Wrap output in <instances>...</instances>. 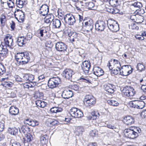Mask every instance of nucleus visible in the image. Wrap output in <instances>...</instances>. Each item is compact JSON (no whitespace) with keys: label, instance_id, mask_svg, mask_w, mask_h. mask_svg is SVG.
Returning a JSON list of instances; mask_svg holds the SVG:
<instances>
[{"label":"nucleus","instance_id":"21","mask_svg":"<svg viewBox=\"0 0 146 146\" xmlns=\"http://www.w3.org/2000/svg\"><path fill=\"white\" fill-rule=\"evenodd\" d=\"M49 11V7L46 4H44L40 7V13L43 16L47 15Z\"/></svg>","mask_w":146,"mask_h":146},{"label":"nucleus","instance_id":"28","mask_svg":"<svg viewBox=\"0 0 146 146\" xmlns=\"http://www.w3.org/2000/svg\"><path fill=\"white\" fill-rule=\"evenodd\" d=\"M23 86L25 89H28L30 88H32L36 85V83L35 82H31L28 83L26 82L25 83H23Z\"/></svg>","mask_w":146,"mask_h":146},{"label":"nucleus","instance_id":"6","mask_svg":"<svg viewBox=\"0 0 146 146\" xmlns=\"http://www.w3.org/2000/svg\"><path fill=\"white\" fill-rule=\"evenodd\" d=\"M4 45L3 46H6V48L8 47L10 49H13L14 46V43L12 37L9 35V34L7 35L4 38Z\"/></svg>","mask_w":146,"mask_h":146},{"label":"nucleus","instance_id":"8","mask_svg":"<svg viewBox=\"0 0 146 146\" xmlns=\"http://www.w3.org/2000/svg\"><path fill=\"white\" fill-rule=\"evenodd\" d=\"M130 107L138 109H142L145 106L144 102L142 100H135L133 101H130L129 102Z\"/></svg>","mask_w":146,"mask_h":146},{"label":"nucleus","instance_id":"57","mask_svg":"<svg viewBox=\"0 0 146 146\" xmlns=\"http://www.w3.org/2000/svg\"><path fill=\"white\" fill-rule=\"evenodd\" d=\"M141 116L142 118H145L146 117V110L143 111L141 112Z\"/></svg>","mask_w":146,"mask_h":146},{"label":"nucleus","instance_id":"64","mask_svg":"<svg viewBox=\"0 0 146 146\" xmlns=\"http://www.w3.org/2000/svg\"><path fill=\"white\" fill-rule=\"evenodd\" d=\"M141 88L144 92H146V85H143L141 86Z\"/></svg>","mask_w":146,"mask_h":146},{"label":"nucleus","instance_id":"63","mask_svg":"<svg viewBox=\"0 0 146 146\" xmlns=\"http://www.w3.org/2000/svg\"><path fill=\"white\" fill-rule=\"evenodd\" d=\"M46 102L42 101V102H41L40 107L44 108L46 106Z\"/></svg>","mask_w":146,"mask_h":146},{"label":"nucleus","instance_id":"38","mask_svg":"<svg viewBox=\"0 0 146 146\" xmlns=\"http://www.w3.org/2000/svg\"><path fill=\"white\" fill-rule=\"evenodd\" d=\"M29 123V125L32 126H34L38 125V122L36 120L31 119Z\"/></svg>","mask_w":146,"mask_h":146},{"label":"nucleus","instance_id":"9","mask_svg":"<svg viewBox=\"0 0 146 146\" xmlns=\"http://www.w3.org/2000/svg\"><path fill=\"white\" fill-rule=\"evenodd\" d=\"M69 113L70 115L75 118H79L83 115L82 111L79 109L76 108H72L70 110Z\"/></svg>","mask_w":146,"mask_h":146},{"label":"nucleus","instance_id":"61","mask_svg":"<svg viewBox=\"0 0 146 146\" xmlns=\"http://www.w3.org/2000/svg\"><path fill=\"white\" fill-rule=\"evenodd\" d=\"M11 27L12 30H14L15 28V24L13 21H11V23H10Z\"/></svg>","mask_w":146,"mask_h":146},{"label":"nucleus","instance_id":"33","mask_svg":"<svg viewBox=\"0 0 146 146\" xmlns=\"http://www.w3.org/2000/svg\"><path fill=\"white\" fill-rule=\"evenodd\" d=\"M48 137L46 135H41L40 137V141L42 144H46L48 142Z\"/></svg>","mask_w":146,"mask_h":146},{"label":"nucleus","instance_id":"16","mask_svg":"<svg viewBox=\"0 0 146 146\" xmlns=\"http://www.w3.org/2000/svg\"><path fill=\"white\" fill-rule=\"evenodd\" d=\"M14 15L15 18L19 22H21L24 20L25 19L24 13L21 10L17 9L15 12Z\"/></svg>","mask_w":146,"mask_h":146},{"label":"nucleus","instance_id":"12","mask_svg":"<svg viewBox=\"0 0 146 146\" xmlns=\"http://www.w3.org/2000/svg\"><path fill=\"white\" fill-rule=\"evenodd\" d=\"M84 104L87 106L94 105L96 103L95 98L92 96L87 95L85 96Z\"/></svg>","mask_w":146,"mask_h":146},{"label":"nucleus","instance_id":"46","mask_svg":"<svg viewBox=\"0 0 146 146\" xmlns=\"http://www.w3.org/2000/svg\"><path fill=\"white\" fill-rule=\"evenodd\" d=\"M46 32V31L45 29H40L39 30L38 33V34L40 35L42 37L44 35V33Z\"/></svg>","mask_w":146,"mask_h":146},{"label":"nucleus","instance_id":"3","mask_svg":"<svg viewBox=\"0 0 146 146\" xmlns=\"http://www.w3.org/2000/svg\"><path fill=\"white\" fill-rule=\"evenodd\" d=\"M123 94L125 96L131 98L134 96L135 91L133 87L130 86H126L123 88L122 90Z\"/></svg>","mask_w":146,"mask_h":146},{"label":"nucleus","instance_id":"58","mask_svg":"<svg viewBox=\"0 0 146 146\" xmlns=\"http://www.w3.org/2000/svg\"><path fill=\"white\" fill-rule=\"evenodd\" d=\"M4 129V124L2 122H0V132L3 131Z\"/></svg>","mask_w":146,"mask_h":146},{"label":"nucleus","instance_id":"59","mask_svg":"<svg viewBox=\"0 0 146 146\" xmlns=\"http://www.w3.org/2000/svg\"><path fill=\"white\" fill-rule=\"evenodd\" d=\"M84 131V129L82 127H78L77 129V131L79 133H81Z\"/></svg>","mask_w":146,"mask_h":146},{"label":"nucleus","instance_id":"19","mask_svg":"<svg viewBox=\"0 0 146 146\" xmlns=\"http://www.w3.org/2000/svg\"><path fill=\"white\" fill-rule=\"evenodd\" d=\"M90 67V64L88 61H85L82 63L81 66L85 74L88 73Z\"/></svg>","mask_w":146,"mask_h":146},{"label":"nucleus","instance_id":"62","mask_svg":"<svg viewBox=\"0 0 146 146\" xmlns=\"http://www.w3.org/2000/svg\"><path fill=\"white\" fill-rule=\"evenodd\" d=\"M44 75H42L38 77V79L39 80H40V82L43 81L44 78Z\"/></svg>","mask_w":146,"mask_h":146},{"label":"nucleus","instance_id":"40","mask_svg":"<svg viewBox=\"0 0 146 146\" xmlns=\"http://www.w3.org/2000/svg\"><path fill=\"white\" fill-rule=\"evenodd\" d=\"M5 69L4 66L0 63V76L3 74L5 73Z\"/></svg>","mask_w":146,"mask_h":146},{"label":"nucleus","instance_id":"15","mask_svg":"<svg viewBox=\"0 0 146 146\" xmlns=\"http://www.w3.org/2000/svg\"><path fill=\"white\" fill-rule=\"evenodd\" d=\"M67 31L66 33L70 37V41L74 42L76 40H78L77 37L78 36V34L75 32L72 31L71 29L70 28L67 29Z\"/></svg>","mask_w":146,"mask_h":146},{"label":"nucleus","instance_id":"43","mask_svg":"<svg viewBox=\"0 0 146 146\" xmlns=\"http://www.w3.org/2000/svg\"><path fill=\"white\" fill-rule=\"evenodd\" d=\"M131 5L135 7L140 8L142 6V4L139 2L137 1L135 2L134 3H132Z\"/></svg>","mask_w":146,"mask_h":146},{"label":"nucleus","instance_id":"35","mask_svg":"<svg viewBox=\"0 0 146 146\" xmlns=\"http://www.w3.org/2000/svg\"><path fill=\"white\" fill-rule=\"evenodd\" d=\"M85 6L90 9H92L95 7V4L93 2H88L84 3Z\"/></svg>","mask_w":146,"mask_h":146},{"label":"nucleus","instance_id":"26","mask_svg":"<svg viewBox=\"0 0 146 146\" xmlns=\"http://www.w3.org/2000/svg\"><path fill=\"white\" fill-rule=\"evenodd\" d=\"M34 76L31 74H26L23 77V80L28 81L29 82H33L32 81L34 79Z\"/></svg>","mask_w":146,"mask_h":146},{"label":"nucleus","instance_id":"32","mask_svg":"<svg viewBox=\"0 0 146 146\" xmlns=\"http://www.w3.org/2000/svg\"><path fill=\"white\" fill-rule=\"evenodd\" d=\"M52 25L55 28H59L61 25V23L59 20L54 19L52 21Z\"/></svg>","mask_w":146,"mask_h":146},{"label":"nucleus","instance_id":"2","mask_svg":"<svg viewBox=\"0 0 146 146\" xmlns=\"http://www.w3.org/2000/svg\"><path fill=\"white\" fill-rule=\"evenodd\" d=\"M15 59L19 65L25 64L30 60V54L27 52L17 53L15 55Z\"/></svg>","mask_w":146,"mask_h":146},{"label":"nucleus","instance_id":"34","mask_svg":"<svg viewBox=\"0 0 146 146\" xmlns=\"http://www.w3.org/2000/svg\"><path fill=\"white\" fill-rule=\"evenodd\" d=\"M26 0H16V4L17 6L19 8H21L23 7L24 5L26 3Z\"/></svg>","mask_w":146,"mask_h":146},{"label":"nucleus","instance_id":"1","mask_svg":"<svg viewBox=\"0 0 146 146\" xmlns=\"http://www.w3.org/2000/svg\"><path fill=\"white\" fill-rule=\"evenodd\" d=\"M141 132V130L139 127H133L125 129L124 131V133L126 137L134 139L137 137Z\"/></svg>","mask_w":146,"mask_h":146},{"label":"nucleus","instance_id":"44","mask_svg":"<svg viewBox=\"0 0 146 146\" xmlns=\"http://www.w3.org/2000/svg\"><path fill=\"white\" fill-rule=\"evenodd\" d=\"M6 21L5 16L4 15L1 16L0 18V22L2 26H4Z\"/></svg>","mask_w":146,"mask_h":146},{"label":"nucleus","instance_id":"51","mask_svg":"<svg viewBox=\"0 0 146 146\" xmlns=\"http://www.w3.org/2000/svg\"><path fill=\"white\" fill-rule=\"evenodd\" d=\"M2 84L3 85V86H4L5 87H11L12 86V84L10 83L9 82H4Z\"/></svg>","mask_w":146,"mask_h":146},{"label":"nucleus","instance_id":"36","mask_svg":"<svg viewBox=\"0 0 146 146\" xmlns=\"http://www.w3.org/2000/svg\"><path fill=\"white\" fill-rule=\"evenodd\" d=\"M143 17L141 15H138L136 17L135 22L137 23H141L144 21Z\"/></svg>","mask_w":146,"mask_h":146},{"label":"nucleus","instance_id":"47","mask_svg":"<svg viewBox=\"0 0 146 146\" xmlns=\"http://www.w3.org/2000/svg\"><path fill=\"white\" fill-rule=\"evenodd\" d=\"M15 80L16 81L19 82H22L23 83L25 82L23 80V78L22 79L19 76L16 75L15 77Z\"/></svg>","mask_w":146,"mask_h":146},{"label":"nucleus","instance_id":"22","mask_svg":"<svg viewBox=\"0 0 146 146\" xmlns=\"http://www.w3.org/2000/svg\"><path fill=\"white\" fill-rule=\"evenodd\" d=\"M73 96L72 91L69 90H64L62 92V96L64 99H68Z\"/></svg>","mask_w":146,"mask_h":146},{"label":"nucleus","instance_id":"31","mask_svg":"<svg viewBox=\"0 0 146 146\" xmlns=\"http://www.w3.org/2000/svg\"><path fill=\"white\" fill-rule=\"evenodd\" d=\"M107 102L110 105L114 106H117L119 104L117 100L116 99H112L109 100L107 101Z\"/></svg>","mask_w":146,"mask_h":146},{"label":"nucleus","instance_id":"41","mask_svg":"<svg viewBox=\"0 0 146 146\" xmlns=\"http://www.w3.org/2000/svg\"><path fill=\"white\" fill-rule=\"evenodd\" d=\"M137 70L141 71L144 70L145 66L142 64L139 63L137 64Z\"/></svg>","mask_w":146,"mask_h":146},{"label":"nucleus","instance_id":"42","mask_svg":"<svg viewBox=\"0 0 146 146\" xmlns=\"http://www.w3.org/2000/svg\"><path fill=\"white\" fill-rule=\"evenodd\" d=\"M33 137L29 133L27 134L26 136V138H25L24 142H26V141L29 142L31 141Z\"/></svg>","mask_w":146,"mask_h":146},{"label":"nucleus","instance_id":"49","mask_svg":"<svg viewBox=\"0 0 146 146\" xmlns=\"http://www.w3.org/2000/svg\"><path fill=\"white\" fill-rule=\"evenodd\" d=\"M98 134L96 130H94L91 131L90 133V135L92 137H94Z\"/></svg>","mask_w":146,"mask_h":146},{"label":"nucleus","instance_id":"56","mask_svg":"<svg viewBox=\"0 0 146 146\" xmlns=\"http://www.w3.org/2000/svg\"><path fill=\"white\" fill-rule=\"evenodd\" d=\"M106 126L108 128L112 129H114L116 128L115 127V126L114 125H112L110 123L107 124L106 125Z\"/></svg>","mask_w":146,"mask_h":146},{"label":"nucleus","instance_id":"53","mask_svg":"<svg viewBox=\"0 0 146 146\" xmlns=\"http://www.w3.org/2000/svg\"><path fill=\"white\" fill-rule=\"evenodd\" d=\"M136 38L137 39L141 40H143L144 38L143 37H142L141 35H135Z\"/></svg>","mask_w":146,"mask_h":146},{"label":"nucleus","instance_id":"14","mask_svg":"<svg viewBox=\"0 0 146 146\" xmlns=\"http://www.w3.org/2000/svg\"><path fill=\"white\" fill-rule=\"evenodd\" d=\"M8 54V49L2 44L0 45V59L3 60Z\"/></svg>","mask_w":146,"mask_h":146},{"label":"nucleus","instance_id":"4","mask_svg":"<svg viewBox=\"0 0 146 146\" xmlns=\"http://www.w3.org/2000/svg\"><path fill=\"white\" fill-rule=\"evenodd\" d=\"M107 25L109 29L113 32L117 31L119 27L117 22L115 21L109 19L107 21Z\"/></svg>","mask_w":146,"mask_h":146},{"label":"nucleus","instance_id":"45","mask_svg":"<svg viewBox=\"0 0 146 146\" xmlns=\"http://www.w3.org/2000/svg\"><path fill=\"white\" fill-rule=\"evenodd\" d=\"M129 27L130 29H136L137 30L138 29L139 27L137 26L136 25L135 23H132L131 25H129Z\"/></svg>","mask_w":146,"mask_h":146},{"label":"nucleus","instance_id":"11","mask_svg":"<svg viewBox=\"0 0 146 146\" xmlns=\"http://www.w3.org/2000/svg\"><path fill=\"white\" fill-rule=\"evenodd\" d=\"M131 69H132V68L130 65L123 66L121 68L120 74L123 76H127L132 72V71Z\"/></svg>","mask_w":146,"mask_h":146},{"label":"nucleus","instance_id":"37","mask_svg":"<svg viewBox=\"0 0 146 146\" xmlns=\"http://www.w3.org/2000/svg\"><path fill=\"white\" fill-rule=\"evenodd\" d=\"M9 132L11 134L15 135L17 133L18 130L15 127L13 128H9Z\"/></svg>","mask_w":146,"mask_h":146},{"label":"nucleus","instance_id":"55","mask_svg":"<svg viewBox=\"0 0 146 146\" xmlns=\"http://www.w3.org/2000/svg\"><path fill=\"white\" fill-rule=\"evenodd\" d=\"M119 11V10L118 9L115 8L112 9L110 12L113 13H116Z\"/></svg>","mask_w":146,"mask_h":146},{"label":"nucleus","instance_id":"7","mask_svg":"<svg viewBox=\"0 0 146 146\" xmlns=\"http://www.w3.org/2000/svg\"><path fill=\"white\" fill-rule=\"evenodd\" d=\"M61 83L60 78L58 77H53L48 80V85L50 88H53L57 86Z\"/></svg>","mask_w":146,"mask_h":146},{"label":"nucleus","instance_id":"48","mask_svg":"<svg viewBox=\"0 0 146 146\" xmlns=\"http://www.w3.org/2000/svg\"><path fill=\"white\" fill-rule=\"evenodd\" d=\"M117 67V69H114L113 70V73L115 74H117L119 72V73H120V70L121 68H120L121 67Z\"/></svg>","mask_w":146,"mask_h":146},{"label":"nucleus","instance_id":"39","mask_svg":"<svg viewBox=\"0 0 146 146\" xmlns=\"http://www.w3.org/2000/svg\"><path fill=\"white\" fill-rule=\"evenodd\" d=\"M97 114L98 115L99 114L97 112H95L92 113V114L89 117V118L90 120H94L96 119L98 116L97 115Z\"/></svg>","mask_w":146,"mask_h":146},{"label":"nucleus","instance_id":"54","mask_svg":"<svg viewBox=\"0 0 146 146\" xmlns=\"http://www.w3.org/2000/svg\"><path fill=\"white\" fill-rule=\"evenodd\" d=\"M58 15L59 17H63L64 19V17L65 16L64 15V13L63 12H61L60 10L58 11Z\"/></svg>","mask_w":146,"mask_h":146},{"label":"nucleus","instance_id":"25","mask_svg":"<svg viewBox=\"0 0 146 146\" xmlns=\"http://www.w3.org/2000/svg\"><path fill=\"white\" fill-rule=\"evenodd\" d=\"M9 112L11 115H16L18 114L19 110L15 106H12L10 108Z\"/></svg>","mask_w":146,"mask_h":146},{"label":"nucleus","instance_id":"29","mask_svg":"<svg viewBox=\"0 0 146 146\" xmlns=\"http://www.w3.org/2000/svg\"><path fill=\"white\" fill-rule=\"evenodd\" d=\"M27 42V41L23 36H21L18 38L17 40V43L19 46H22L23 45Z\"/></svg>","mask_w":146,"mask_h":146},{"label":"nucleus","instance_id":"13","mask_svg":"<svg viewBox=\"0 0 146 146\" xmlns=\"http://www.w3.org/2000/svg\"><path fill=\"white\" fill-rule=\"evenodd\" d=\"M106 24L103 21L99 20L95 24V28L96 31L99 32L102 31L106 28Z\"/></svg>","mask_w":146,"mask_h":146},{"label":"nucleus","instance_id":"23","mask_svg":"<svg viewBox=\"0 0 146 146\" xmlns=\"http://www.w3.org/2000/svg\"><path fill=\"white\" fill-rule=\"evenodd\" d=\"M94 74L98 76L102 75L104 73L103 70L98 66L94 67L93 69Z\"/></svg>","mask_w":146,"mask_h":146},{"label":"nucleus","instance_id":"17","mask_svg":"<svg viewBox=\"0 0 146 146\" xmlns=\"http://www.w3.org/2000/svg\"><path fill=\"white\" fill-rule=\"evenodd\" d=\"M74 74V72L70 69H67L65 70L62 73L63 76L66 79L69 80H71L72 79V76Z\"/></svg>","mask_w":146,"mask_h":146},{"label":"nucleus","instance_id":"5","mask_svg":"<svg viewBox=\"0 0 146 146\" xmlns=\"http://www.w3.org/2000/svg\"><path fill=\"white\" fill-rule=\"evenodd\" d=\"M83 28L87 32H92L93 28L94 21L90 19H88L87 20H84L83 21Z\"/></svg>","mask_w":146,"mask_h":146},{"label":"nucleus","instance_id":"27","mask_svg":"<svg viewBox=\"0 0 146 146\" xmlns=\"http://www.w3.org/2000/svg\"><path fill=\"white\" fill-rule=\"evenodd\" d=\"M54 19V17L52 14L47 15L44 19V21L45 23H49L53 21Z\"/></svg>","mask_w":146,"mask_h":146},{"label":"nucleus","instance_id":"20","mask_svg":"<svg viewBox=\"0 0 146 146\" xmlns=\"http://www.w3.org/2000/svg\"><path fill=\"white\" fill-rule=\"evenodd\" d=\"M123 121L126 125H130L133 123L135 120L134 118L132 116H127L124 118Z\"/></svg>","mask_w":146,"mask_h":146},{"label":"nucleus","instance_id":"60","mask_svg":"<svg viewBox=\"0 0 146 146\" xmlns=\"http://www.w3.org/2000/svg\"><path fill=\"white\" fill-rule=\"evenodd\" d=\"M12 146H21V145L19 143L15 141L12 143Z\"/></svg>","mask_w":146,"mask_h":146},{"label":"nucleus","instance_id":"10","mask_svg":"<svg viewBox=\"0 0 146 146\" xmlns=\"http://www.w3.org/2000/svg\"><path fill=\"white\" fill-rule=\"evenodd\" d=\"M64 22L69 25H73L75 23V18L73 15L69 13L65 15L64 17Z\"/></svg>","mask_w":146,"mask_h":146},{"label":"nucleus","instance_id":"24","mask_svg":"<svg viewBox=\"0 0 146 146\" xmlns=\"http://www.w3.org/2000/svg\"><path fill=\"white\" fill-rule=\"evenodd\" d=\"M115 86L112 84H108L105 85L104 88L105 91L110 93H113L114 92V90Z\"/></svg>","mask_w":146,"mask_h":146},{"label":"nucleus","instance_id":"52","mask_svg":"<svg viewBox=\"0 0 146 146\" xmlns=\"http://www.w3.org/2000/svg\"><path fill=\"white\" fill-rule=\"evenodd\" d=\"M32 37V35L30 33H29L27 34V36H26L25 38L27 41V40H30Z\"/></svg>","mask_w":146,"mask_h":146},{"label":"nucleus","instance_id":"18","mask_svg":"<svg viewBox=\"0 0 146 146\" xmlns=\"http://www.w3.org/2000/svg\"><path fill=\"white\" fill-rule=\"evenodd\" d=\"M55 48L57 50L60 52H64L67 48V46L64 42H59L55 44Z\"/></svg>","mask_w":146,"mask_h":146},{"label":"nucleus","instance_id":"50","mask_svg":"<svg viewBox=\"0 0 146 146\" xmlns=\"http://www.w3.org/2000/svg\"><path fill=\"white\" fill-rule=\"evenodd\" d=\"M114 66L115 67H121V65L119 62L117 60H114Z\"/></svg>","mask_w":146,"mask_h":146},{"label":"nucleus","instance_id":"30","mask_svg":"<svg viewBox=\"0 0 146 146\" xmlns=\"http://www.w3.org/2000/svg\"><path fill=\"white\" fill-rule=\"evenodd\" d=\"M50 112L52 113H56L62 111V108L58 107H54L50 109Z\"/></svg>","mask_w":146,"mask_h":146}]
</instances>
